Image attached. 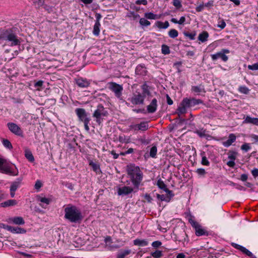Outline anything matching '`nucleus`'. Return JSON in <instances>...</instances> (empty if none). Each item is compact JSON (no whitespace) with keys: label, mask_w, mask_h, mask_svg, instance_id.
I'll return each instance as SVG.
<instances>
[{"label":"nucleus","mask_w":258,"mask_h":258,"mask_svg":"<svg viewBox=\"0 0 258 258\" xmlns=\"http://www.w3.org/2000/svg\"><path fill=\"white\" fill-rule=\"evenodd\" d=\"M64 212V218L72 223H80L83 218L81 211L75 206L67 205Z\"/></svg>","instance_id":"f257e3e1"},{"label":"nucleus","mask_w":258,"mask_h":258,"mask_svg":"<svg viewBox=\"0 0 258 258\" xmlns=\"http://www.w3.org/2000/svg\"><path fill=\"white\" fill-rule=\"evenodd\" d=\"M0 172L11 176H17L19 174L18 169L14 164L8 163L2 158H0Z\"/></svg>","instance_id":"f03ea898"},{"label":"nucleus","mask_w":258,"mask_h":258,"mask_svg":"<svg viewBox=\"0 0 258 258\" xmlns=\"http://www.w3.org/2000/svg\"><path fill=\"white\" fill-rule=\"evenodd\" d=\"M0 39L9 42L11 46L19 45L21 44L20 39L11 30H7L1 34Z\"/></svg>","instance_id":"7ed1b4c3"},{"label":"nucleus","mask_w":258,"mask_h":258,"mask_svg":"<svg viewBox=\"0 0 258 258\" xmlns=\"http://www.w3.org/2000/svg\"><path fill=\"white\" fill-rule=\"evenodd\" d=\"M108 114L107 111L101 104L97 106V109L93 113V117L95 118L96 121L100 124L102 120L103 117L107 116Z\"/></svg>","instance_id":"20e7f679"},{"label":"nucleus","mask_w":258,"mask_h":258,"mask_svg":"<svg viewBox=\"0 0 258 258\" xmlns=\"http://www.w3.org/2000/svg\"><path fill=\"white\" fill-rule=\"evenodd\" d=\"M108 88L112 91L115 96L120 99H121L123 87L122 85L118 84L114 82H110L108 83Z\"/></svg>","instance_id":"39448f33"},{"label":"nucleus","mask_w":258,"mask_h":258,"mask_svg":"<svg viewBox=\"0 0 258 258\" xmlns=\"http://www.w3.org/2000/svg\"><path fill=\"white\" fill-rule=\"evenodd\" d=\"M229 52L230 51L228 49H222L220 51L215 54H213L211 56L213 60H216L220 58L223 61L226 62L227 61L228 57L225 54L229 53Z\"/></svg>","instance_id":"423d86ee"},{"label":"nucleus","mask_w":258,"mask_h":258,"mask_svg":"<svg viewBox=\"0 0 258 258\" xmlns=\"http://www.w3.org/2000/svg\"><path fill=\"white\" fill-rule=\"evenodd\" d=\"M7 126L9 130L13 134L18 136H22L23 131L17 124L13 122H9L7 123Z\"/></svg>","instance_id":"0eeeda50"},{"label":"nucleus","mask_w":258,"mask_h":258,"mask_svg":"<svg viewBox=\"0 0 258 258\" xmlns=\"http://www.w3.org/2000/svg\"><path fill=\"white\" fill-rule=\"evenodd\" d=\"M145 96L140 93L134 94L130 99V101L134 105L143 104Z\"/></svg>","instance_id":"6e6552de"},{"label":"nucleus","mask_w":258,"mask_h":258,"mask_svg":"<svg viewBox=\"0 0 258 258\" xmlns=\"http://www.w3.org/2000/svg\"><path fill=\"white\" fill-rule=\"evenodd\" d=\"M127 173L130 176V178H134L135 175L139 176V174L138 173L142 172L138 166H136L133 165H131L127 166Z\"/></svg>","instance_id":"1a4fd4ad"},{"label":"nucleus","mask_w":258,"mask_h":258,"mask_svg":"<svg viewBox=\"0 0 258 258\" xmlns=\"http://www.w3.org/2000/svg\"><path fill=\"white\" fill-rule=\"evenodd\" d=\"M75 112L79 117L80 120L82 122L85 121L87 120L90 119L87 117V113L85 110L83 108H77L75 110Z\"/></svg>","instance_id":"9d476101"},{"label":"nucleus","mask_w":258,"mask_h":258,"mask_svg":"<svg viewBox=\"0 0 258 258\" xmlns=\"http://www.w3.org/2000/svg\"><path fill=\"white\" fill-rule=\"evenodd\" d=\"M133 191V188L130 186H123L118 188L117 194L119 196H124L130 195Z\"/></svg>","instance_id":"9b49d317"},{"label":"nucleus","mask_w":258,"mask_h":258,"mask_svg":"<svg viewBox=\"0 0 258 258\" xmlns=\"http://www.w3.org/2000/svg\"><path fill=\"white\" fill-rule=\"evenodd\" d=\"M130 127L135 131H145L148 129L149 125L147 122H142L140 124H132Z\"/></svg>","instance_id":"f8f14e48"},{"label":"nucleus","mask_w":258,"mask_h":258,"mask_svg":"<svg viewBox=\"0 0 258 258\" xmlns=\"http://www.w3.org/2000/svg\"><path fill=\"white\" fill-rule=\"evenodd\" d=\"M3 227L13 233H25L26 232L25 229L19 227H13L4 225Z\"/></svg>","instance_id":"ddd939ff"},{"label":"nucleus","mask_w":258,"mask_h":258,"mask_svg":"<svg viewBox=\"0 0 258 258\" xmlns=\"http://www.w3.org/2000/svg\"><path fill=\"white\" fill-rule=\"evenodd\" d=\"M187 108H188V107L187 106L186 103L184 99H183L176 110V113L178 114V116L185 114L187 112Z\"/></svg>","instance_id":"4468645a"},{"label":"nucleus","mask_w":258,"mask_h":258,"mask_svg":"<svg viewBox=\"0 0 258 258\" xmlns=\"http://www.w3.org/2000/svg\"><path fill=\"white\" fill-rule=\"evenodd\" d=\"M186 103L187 106L188 108L194 107L196 105L202 103V101L200 99H197L195 98H185L183 99Z\"/></svg>","instance_id":"2eb2a0df"},{"label":"nucleus","mask_w":258,"mask_h":258,"mask_svg":"<svg viewBox=\"0 0 258 258\" xmlns=\"http://www.w3.org/2000/svg\"><path fill=\"white\" fill-rule=\"evenodd\" d=\"M138 174L139 176L135 175L134 178H132L131 179L135 187H137V188H138L139 185L140 184V183L143 179V173L141 172L138 173Z\"/></svg>","instance_id":"dca6fc26"},{"label":"nucleus","mask_w":258,"mask_h":258,"mask_svg":"<svg viewBox=\"0 0 258 258\" xmlns=\"http://www.w3.org/2000/svg\"><path fill=\"white\" fill-rule=\"evenodd\" d=\"M76 83L79 87L83 88L88 87L90 84V81L82 78L76 79Z\"/></svg>","instance_id":"f3484780"},{"label":"nucleus","mask_w":258,"mask_h":258,"mask_svg":"<svg viewBox=\"0 0 258 258\" xmlns=\"http://www.w3.org/2000/svg\"><path fill=\"white\" fill-rule=\"evenodd\" d=\"M232 245L234 248L240 250L243 253L246 254L247 255H248L250 257L253 254L251 252H250L249 250H248L247 249H246L245 247H243V246H241L240 245H239L238 244L234 243H232Z\"/></svg>","instance_id":"a211bd4d"},{"label":"nucleus","mask_w":258,"mask_h":258,"mask_svg":"<svg viewBox=\"0 0 258 258\" xmlns=\"http://www.w3.org/2000/svg\"><path fill=\"white\" fill-rule=\"evenodd\" d=\"M147 71L146 68L144 64H139L136 69V74L138 75L145 76L146 75Z\"/></svg>","instance_id":"6ab92c4d"},{"label":"nucleus","mask_w":258,"mask_h":258,"mask_svg":"<svg viewBox=\"0 0 258 258\" xmlns=\"http://www.w3.org/2000/svg\"><path fill=\"white\" fill-rule=\"evenodd\" d=\"M157 107V101L156 99H153L151 103L147 106V110L149 113H154L156 111Z\"/></svg>","instance_id":"aec40b11"},{"label":"nucleus","mask_w":258,"mask_h":258,"mask_svg":"<svg viewBox=\"0 0 258 258\" xmlns=\"http://www.w3.org/2000/svg\"><path fill=\"white\" fill-rule=\"evenodd\" d=\"M236 137L233 134H230L229 135L228 139L222 143L223 145L225 147H228L236 141Z\"/></svg>","instance_id":"412c9836"},{"label":"nucleus","mask_w":258,"mask_h":258,"mask_svg":"<svg viewBox=\"0 0 258 258\" xmlns=\"http://www.w3.org/2000/svg\"><path fill=\"white\" fill-rule=\"evenodd\" d=\"M23 178L19 177L11 183L10 190L16 191L20 186Z\"/></svg>","instance_id":"4be33fe9"},{"label":"nucleus","mask_w":258,"mask_h":258,"mask_svg":"<svg viewBox=\"0 0 258 258\" xmlns=\"http://www.w3.org/2000/svg\"><path fill=\"white\" fill-rule=\"evenodd\" d=\"M131 253L130 249H121L116 255V258H125V257Z\"/></svg>","instance_id":"5701e85b"},{"label":"nucleus","mask_w":258,"mask_h":258,"mask_svg":"<svg viewBox=\"0 0 258 258\" xmlns=\"http://www.w3.org/2000/svg\"><path fill=\"white\" fill-rule=\"evenodd\" d=\"M17 201L14 200H9L5 201L3 203H1L0 206L2 207H6L11 206H14L17 204Z\"/></svg>","instance_id":"b1692460"},{"label":"nucleus","mask_w":258,"mask_h":258,"mask_svg":"<svg viewBox=\"0 0 258 258\" xmlns=\"http://www.w3.org/2000/svg\"><path fill=\"white\" fill-rule=\"evenodd\" d=\"M25 156L26 158L31 162L34 161V157L32 152L28 149H26L25 151Z\"/></svg>","instance_id":"393cba45"},{"label":"nucleus","mask_w":258,"mask_h":258,"mask_svg":"<svg viewBox=\"0 0 258 258\" xmlns=\"http://www.w3.org/2000/svg\"><path fill=\"white\" fill-rule=\"evenodd\" d=\"M208 37V33L206 31H204L203 32L199 34L198 39L201 42H204L207 40Z\"/></svg>","instance_id":"a878e982"},{"label":"nucleus","mask_w":258,"mask_h":258,"mask_svg":"<svg viewBox=\"0 0 258 258\" xmlns=\"http://www.w3.org/2000/svg\"><path fill=\"white\" fill-rule=\"evenodd\" d=\"M100 23L98 21H96L95 25L94 26L93 28V33L94 35L98 36L99 34L100 33Z\"/></svg>","instance_id":"bb28decb"},{"label":"nucleus","mask_w":258,"mask_h":258,"mask_svg":"<svg viewBox=\"0 0 258 258\" xmlns=\"http://www.w3.org/2000/svg\"><path fill=\"white\" fill-rule=\"evenodd\" d=\"M195 231L196 235L199 236L205 235L206 233V231L202 228L200 225L196 227Z\"/></svg>","instance_id":"cd10ccee"},{"label":"nucleus","mask_w":258,"mask_h":258,"mask_svg":"<svg viewBox=\"0 0 258 258\" xmlns=\"http://www.w3.org/2000/svg\"><path fill=\"white\" fill-rule=\"evenodd\" d=\"M134 244L136 245L144 246H147L148 243L146 240L136 239L134 241Z\"/></svg>","instance_id":"c85d7f7f"},{"label":"nucleus","mask_w":258,"mask_h":258,"mask_svg":"<svg viewBox=\"0 0 258 258\" xmlns=\"http://www.w3.org/2000/svg\"><path fill=\"white\" fill-rule=\"evenodd\" d=\"M12 221L14 223L17 225H23L25 221L23 218L21 217H16L13 218Z\"/></svg>","instance_id":"c756f323"},{"label":"nucleus","mask_w":258,"mask_h":258,"mask_svg":"<svg viewBox=\"0 0 258 258\" xmlns=\"http://www.w3.org/2000/svg\"><path fill=\"white\" fill-rule=\"evenodd\" d=\"M157 24V27L160 29H166L169 26V24L168 21H165L164 23L158 21Z\"/></svg>","instance_id":"7c9ffc66"},{"label":"nucleus","mask_w":258,"mask_h":258,"mask_svg":"<svg viewBox=\"0 0 258 258\" xmlns=\"http://www.w3.org/2000/svg\"><path fill=\"white\" fill-rule=\"evenodd\" d=\"M3 145L6 148L11 150L13 149V146L11 142L7 139H3L2 140Z\"/></svg>","instance_id":"2f4dec72"},{"label":"nucleus","mask_w":258,"mask_h":258,"mask_svg":"<svg viewBox=\"0 0 258 258\" xmlns=\"http://www.w3.org/2000/svg\"><path fill=\"white\" fill-rule=\"evenodd\" d=\"M145 16L147 19L151 20H155L159 18V17L152 13H146L145 14Z\"/></svg>","instance_id":"473e14b6"},{"label":"nucleus","mask_w":258,"mask_h":258,"mask_svg":"<svg viewBox=\"0 0 258 258\" xmlns=\"http://www.w3.org/2000/svg\"><path fill=\"white\" fill-rule=\"evenodd\" d=\"M89 165L92 167L93 170L96 173L100 172L99 166L93 162H90Z\"/></svg>","instance_id":"72a5a7b5"},{"label":"nucleus","mask_w":258,"mask_h":258,"mask_svg":"<svg viewBox=\"0 0 258 258\" xmlns=\"http://www.w3.org/2000/svg\"><path fill=\"white\" fill-rule=\"evenodd\" d=\"M168 35L170 37L175 38L178 36V32L176 30L172 29L169 31Z\"/></svg>","instance_id":"f704fd0d"},{"label":"nucleus","mask_w":258,"mask_h":258,"mask_svg":"<svg viewBox=\"0 0 258 258\" xmlns=\"http://www.w3.org/2000/svg\"><path fill=\"white\" fill-rule=\"evenodd\" d=\"M157 152V149L156 146L152 147L150 151V156L152 158H155Z\"/></svg>","instance_id":"c9c22d12"},{"label":"nucleus","mask_w":258,"mask_h":258,"mask_svg":"<svg viewBox=\"0 0 258 258\" xmlns=\"http://www.w3.org/2000/svg\"><path fill=\"white\" fill-rule=\"evenodd\" d=\"M139 23L142 26H148L151 24L148 20L143 18L140 19Z\"/></svg>","instance_id":"e433bc0d"},{"label":"nucleus","mask_w":258,"mask_h":258,"mask_svg":"<svg viewBox=\"0 0 258 258\" xmlns=\"http://www.w3.org/2000/svg\"><path fill=\"white\" fill-rule=\"evenodd\" d=\"M255 117H251L249 116H246L243 121V123H250L252 124L254 120Z\"/></svg>","instance_id":"4c0bfd02"},{"label":"nucleus","mask_w":258,"mask_h":258,"mask_svg":"<svg viewBox=\"0 0 258 258\" xmlns=\"http://www.w3.org/2000/svg\"><path fill=\"white\" fill-rule=\"evenodd\" d=\"M157 185L160 189L164 190L165 191L166 190V189H167L165 184L163 182V181H162L161 180H158Z\"/></svg>","instance_id":"58836bf2"},{"label":"nucleus","mask_w":258,"mask_h":258,"mask_svg":"<svg viewBox=\"0 0 258 258\" xmlns=\"http://www.w3.org/2000/svg\"><path fill=\"white\" fill-rule=\"evenodd\" d=\"M173 5L177 9L182 7L181 1L180 0H173Z\"/></svg>","instance_id":"ea45409f"},{"label":"nucleus","mask_w":258,"mask_h":258,"mask_svg":"<svg viewBox=\"0 0 258 258\" xmlns=\"http://www.w3.org/2000/svg\"><path fill=\"white\" fill-rule=\"evenodd\" d=\"M184 35L185 36L189 38L190 40H194L195 39V36L196 33L195 32L189 33V32H184Z\"/></svg>","instance_id":"a19ab883"},{"label":"nucleus","mask_w":258,"mask_h":258,"mask_svg":"<svg viewBox=\"0 0 258 258\" xmlns=\"http://www.w3.org/2000/svg\"><path fill=\"white\" fill-rule=\"evenodd\" d=\"M204 153H203L202 154L201 163L203 165L209 166L210 165V162H209L207 157L205 155H204Z\"/></svg>","instance_id":"79ce46f5"},{"label":"nucleus","mask_w":258,"mask_h":258,"mask_svg":"<svg viewBox=\"0 0 258 258\" xmlns=\"http://www.w3.org/2000/svg\"><path fill=\"white\" fill-rule=\"evenodd\" d=\"M162 52L164 54H168L170 53V49L168 46L163 45L162 46Z\"/></svg>","instance_id":"37998d69"},{"label":"nucleus","mask_w":258,"mask_h":258,"mask_svg":"<svg viewBox=\"0 0 258 258\" xmlns=\"http://www.w3.org/2000/svg\"><path fill=\"white\" fill-rule=\"evenodd\" d=\"M203 88L201 86H192L191 90L195 93H200L202 91Z\"/></svg>","instance_id":"c03bdc74"},{"label":"nucleus","mask_w":258,"mask_h":258,"mask_svg":"<svg viewBox=\"0 0 258 258\" xmlns=\"http://www.w3.org/2000/svg\"><path fill=\"white\" fill-rule=\"evenodd\" d=\"M239 91L243 94H247L249 93V90L248 88L245 86H241L239 89Z\"/></svg>","instance_id":"a18cd8bd"},{"label":"nucleus","mask_w":258,"mask_h":258,"mask_svg":"<svg viewBox=\"0 0 258 258\" xmlns=\"http://www.w3.org/2000/svg\"><path fill=\"white\" fill-rule=\"evenodd\" d=\"M251 148L249 144L244 143L241 147V149L245 152H247Z\"/></svg>","instance_id":"49530a36"},{"label":"nucleus","mask_w":258,"mask_h":258,"mask_svg":"<svg viewBox=\"0 0 258 258\" xmlns=\"http://www.w3.org/2000/svg\"><path fill=\"white\" fill-rule=\"evenodd\" d=\"M196 172L199 175L203 176H204L206 173L205 170L203 168H198L196 170Z\"/></svg>","instance_id":"de8ad7c7"},{"label":"nucleus","mask_w":258,"mask_h":258,"mask_svg":"<svg viewBox=\"0 0 258 258\" xmlns=\"http://www.w3.org/2000/svg\"><path fill=\"white\" fill-rule=\"evenodd\" d=\"M196 133L200 137H204L206 136V131L202 129L200 130H197Z\"/></svg>","instance_id":"09e8293b"},{"label":"nucleus","mask_w":258,"mask_h":258,"mask_svg":"<svg viewBox=\"0 0 258 258\" xmlns=\"http://www.w3.org/2000/svg\"><path fill=\"white\" fill-rule=\"evenodd\" d=\"M39 201L41 203L45 204L46 205H49L51 202L50 199H49L48 198H40Z\"/></svg>","instance_id":"8fccbe9b"},{"label":"nucleus","mask_w":258,"mask_h":258,"mask_svg":"<svg viewBox=\"0 0 258 258\" xmlns=\"http://www.w3.org/2000/svg\"><path fill=\"white\" fill-rule=\"evenodd\" d=\"M248 69L252 71L258 70V62L254 63L252 65H248Z\"/></svg>","instance_id":"3c124183"},{"label":"nucleus","mask_w":258,"mask_h":258,"mask_svg":"<svg viewBox=\"0 0 258 258\" xmlns=\"http://www.w3.org/2000/svg\"><path fill=\"white\" fill-rule=\"evenodd\" d=\"M152 256L155 258H160L162 256L161 251L157 250L152 253Z\"/></svg>","instance_id":"603ef678"},{"label":"nucleus","mask_w":258,"mask_h":258,"mask_svg":"<svg viewBox=\"0 0 258 258\" xmlns=\"http://www.w3.org/2000/svg\"><path fill=\"white\" fill-rule=\"evenodd\" d=\"M135 4L137 5H147L148 4L147 0H137Z\"/></svg>","instance_id":"864d4df0"},{"label":"nucleus","mask_w":258,"mask_h":258,"mask_svg":"<svg viewBox=\"0 0 258 258\" xmlns=\"http://www.w3.org/2000/svg\"><path fill=\"white\" fill-rule=\"evenodd\" d=\"M218 27L220 28L221 29H224L226 26V23L224 20H222L220 21L217 25Z\"/></svg>","instance_id":"5fc2aeb1"},{"label":"nucleus","mask_w":258,"mask_h":258,"mask_svg":"<svg viewBox=\"0 0 258 258\" xmlns=\"http://www.w3.org/2000/svg\"><path fill=\"white\" fill-rule=\"evenodd\" d=\"M142 89L143 91L142 95H145V96L146 97V95H149L150 94L149 91L148 90V89L145 86H142Z\"/></svg>","instance_id":"6e6d98bb"},{"label":"nucleus","mask_w":258,"mask_h":258,"mask_svg":"<svg viewBox=\"0 0 258 258\" xmlns=\"http://www.w3.org/2000/svg\"><path fill=\"white\" fill-rule=\"evenodd\" d=\"M189 223L191 224V226L195 228V229L196 228V227H198L199 224L196 221H194V220H192L191 219H190L189 220Z\"/></svg>","instance_id":"4d7b16f0"},{"label":"nucleus","mask_w":258,"mask_h":258,"mask_svg":"<svg viewBox=\"0 0 258 258\" xmlns=\"http://www.w3.org/2000/svg\"><path fill=\"white\" fill-rule=\"evenodd\" d=\"M250 137L251 139V141H253L255 143L258 142V135L251 134L250 136Z\"/></svg>","instance_id":"13d9d810"},{"label":"nucleus","mask_w":258,"mask_h":258,"mask_svg":"<svg viewBox=\"0 0 258 258\" xmlns=\"http://www.w3.org/2000/svg\"><path fill=\"white\" fill-rule=\"evenodd\" d=\"M161 244H162L161 242H160L159 241H155L152 243V245L153 247H154L155 248H157V247H159Z\"/></svg>","instance_id":"bf43d9fd"},{"label":"nucleus","mask_w":258,"mask_h":258,"mask_svg":"<svg viewBox=\"0 0 258 258\" xmlns=\"http://www.w3.org/2000/svg\"><path fill=\"white\" fill-rule=\"evenodd\" d=\"M236 154L235 152H232L230 154L228 155V158L230 159V160L234 161L236 159Z\"/></svg>","instance_id":"052dcab7"},{"label":"nucleus","mask_w":258,"mask_h":258,"mask_svg":"<svg viewBox=\"0 0 258 258\" xmlns=\"http://www.w3.org/2000/svg\"><path fill=\"white\" fill-rule=\"evenodd\" d=\"M42 184L40 180H37L35 184V188L37 189H39L41 186Z\"/></svg>","instance_id":"680f3d73"},{"label":"nucleus","mask_w":258,"mask_h":258,"mask_svg":"<svg viewBox=\"0 0 258 258\" xmlns=\"http://www.w3.org/2000/svg\"><path fill=\"white\" fill-rule=\"evenodd\" d=\"M90 121V119L87 120L83 122L84 123L85 129L87 131H88L89 130V127L88 124L89 123Z\"/></svg>","instance_id":"e2e57ef3"},{"label":"nucleus","mask_w":258,"mask_h":258,"mask_svg":"<svg viewBox=\"0 0 258 258\" xmlns=\"http://www.w3.org/2000/svg\"><path fill=\"white\" fill-rule=\"evenodd\" d=\"M252 175L254 177L258 176V169L255 168L251 171Z\"/></svg>","instance_id":"0e129e2a"},{"label":"nucleus","mask_w":258,"mask_h":258,"mask_svg":"<svg viewBox=\"0 0 258 258\" xmlns=\"http://www.w3.org/2000/svg\"><path fill=\"white\" fill-rule=\"evenodd\" d=\"M44 2V0H38L35 2L36 6L38 7L41 6L43 5Z\"/></svg>","instance_id":"69168bd1"},{"label":"nucleus","mask_w":258,"mask_h":258,"mask_svg":"<svg viewBox=\"0 0 258 258\" xmlns=\"http://www.w3.org/2000/svg\"><path fill=\"white\" fill-rule=\"evenodd\" d=\"M235 162L233 160H230L227 163V165L230 167H233L235 166Z\"/></svg>","instance_id":"338daca9"},{"label":"nucleus","mask_w":258,"mask_h":258,"mask_svg":"<svg viewBox=\"0 0 258 258\" xmlns=\"http://www.w3.org/2000/svg\"><path fill=\"white\" fill-rule=\"evenodd\" d=\"M185 22V18L184 16L180 17L179 20H178V24L182 25Z\"/></svg>","instance_id":"774afa93"}]
</instances>
